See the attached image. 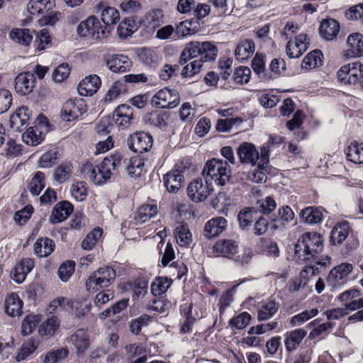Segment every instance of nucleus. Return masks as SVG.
Returning <instances> with one entry per match:
<instances>
[{
    "label": "nucleus",
    "instance_id": "1",
    "mask_svg": "<svg viewBox=\"0 0 363 363\" xmlns=\"http://www.w3.org/2000/svg\"><path fill=\"white\" fill-rule=\"evenodd\" d=\"M145 162L146 160L139 155L126 158L123 154L116 152L106 157L99 165L86 164L84 172L87 169L90 179L94 184L100 185L109 179L112 174L123 170L131 178L140 177L147 172Z\"/></svg>",
    "mask_w": 363,
    "mask_h": 363
},
{
    "label": "nucleus",
    "instance_id": "2",
    "mask_svg": "<svg viewBox=\"0 0 363 363\" xmlns=\"http://www.w3.org/2000/svg\"><path fill=\"white\" fill-rule=\"evenodd\" d=\"M323 237L317 232H306L294 245V258L298 262L310 261L320 255L323 249Z\"/></svg>",
    "mask_w": 363,
    "mask_h": 363
},
{
    "label": "nucleus",
    "instance_id": "3",
    "mask_svg": "<svg viewBox=\"0 0 363 363\" xmlns=\"http://www.w3.org/2000/svg\"><path fill=\"white\" fill-rule=\"evenodd\" d=\"M330 242L333 245H340L344 242L343 253L349 255L359 245L357 233L352 228L349 221L342 220L337 222L330 234Z\"/></svg>",
    "mask_w": 363,
    "mask_h": 363
},
{
    "label": "nucleus",
    "instance_id": "4",
    "mask_svg": "<svg viewBox=\"0 0 363 363\" xmlns=\"http://www.w3.org/2000/svg\"><path fill=\"white\" fill-rule=\"evenodd\" d=\"M202 174L205 179H211L218 186H224L231 177V169L227 161L211 158L203 169Z\"/></svg>",
    "mask_w": 363,
    "mask_h": 363
},
{
    "label": "nucleus",
    "instance_id": "5",
    "mask_svg": "<svg viewBox=\"0 0 363 363\" xmlns=\"http://www.w3.org/2000/svg\"><path fill=\"white\" fill-rule=\"evenodd\" d=\"M107 29V27L101 26L96 16H91L78 25L77 32L81 38H88L93 40L101 41L107 38L109 33Z\"/></svg>",
    "mask_w": 363,
    "mask_h": 363
},
{
    "label": "nucleus",
    "instance_id": "6",
    "mask_svg": "<svg viewBox=\"0 0 363 363\" xmlns=\"http://www.w3.org/2000/svg\"><path fill=\"white\" fill-rule=\"evenodd\" d=\"M362 72L363 64L354 62L342 66L337 72V78L342 84L360 87Z\"/></svg>",
    "mask_w": 363,
    "mask_h": 363
},
{
    "label": "nucleus",
    "instance_id": "7",
    "mask_svg": "<svg viewBox=\"0 0 363 363\" xmlns=\"http://www.w3.org/2000/svg\"><path fill=\"white\" fill-rule=\"evenodd\" d=\"M86 104L84 99H70L63 104L60 116L65 121H74L81 118L86 112Z\"/></svg>",
    "mask_w": 363,
    "mask_h": 363
},
{
    "label": "nucleus",
    "instance_id": "8",
    "mask_svg": "<svg viewBox=\"0 0 363 363\" xmlns=\"http://www.w3.org/2000/svg\"><path fill=\"white\" fill-rule=\"evenodd\" d=\"M213 189L211 183L208 180L197 178L189 184L186 192L191 201L198 203L206 200Z\"/></svg>",
    "mask_w": 363,
    "mask_h": 363
},
{
    "label": "nucleus",
    "instance_id": "9",
    "mask_svg": "<svg viewBox=\"0 0 363 363\" xmlns=\"http://www.w3.org/2000/svg\"><path fill=\"white\" fill-rule=\"evenodd\" d=\"M152 104L159 108H174L180 102L179 94L175 89L164 87L159 90L152 97Z\"/></svg>",
    "mask_w": 363,
    "mask_h": 363
},
{
    "label": "nucleus",
    "instance_id": "10",
    "mask_svg": "<svg viewBox=\"0 0 363 363\" xmlns=\"http://www.w3.org/2000/svg\"><path fill=\"white\" fill-rule=\"evenodd\" d=\"M153 144V138L149 133L144 131L135 132L129 135L127 140L128 147L137 153L149 151Z\"/></svg>",
    "mask_w": 363,
    "mask_h": 363
},
{
    "label": "nucleus",
    "instance_id": "11",
    "mask_svg": "<svg viewBox=\"0 0 363 363\" xmlns=\"http://www.w3.org/2000/svg\"><path fill=\"white\" fill-rule=\"evenodd\" d=\"M134 110L128 104H121L117 106L113 113L111 121L119 129H126L133 121Z\"/></svg>",
    "mask_w": 363,
    "mask_h": 363
},
{
    "label": "nucleus",
    "instance_id": "12",
    "mask_svg": "<svg viewBox=\"0 0 363 363\" xmlns=\"http://www.w3.org/2000/svg\"><path fill=\"white\" fill-rule=\"evenodd\" d=\"M352 269V264L341 263L330 270L327 281L333 287L341 286L349 280V274Z\"/></svg>",
    "mask_w": 363,
    "mask_h": 363
},
{
    "label": "nucleus",
    "instance_id": "13",
    "mask_svg": "<svg viewBox=\"0 0 363 363\" xmlns=\"http://www.w3.org/2000/svg\"><path fill=\"white\" fill-rule=\"evenodd\" d=\"M310 40L305 33H300L294 39H290L286 46V55L289 58H298L308 49Z\"/></svg>",
    "mask_w": 363,
    "mask_h": 363
},
{
    "label": "nucleus",
    "instance_id": "14",
    "mask_svg": "<svg viewBox=\"0 0 363 363\" xmlns=\"http://www.w3.org/2000/svg\"><path fill=\"white\" fill-rule=\"evenodd\" d=\"M32 111L28 107L21 106L13 112L9 119L10 127L15 131L21 132L29 125Z\"/></svg>",
    "mask_w": 363,
    "mask_h": 363
},
{
    "label": "nucleus",
    "instance_id": "15",
    "mask_svg": "<svg viewBox=\"0 0 363 363\" xmlns=\"http://www.w3.org/2000/svg\"><path fill=\"white\" fill-rule=\"evenodd\" d=\"M213 252L217 256L234 259L239 252L238 242L232 239H220L213 246Z\"/></svg>",
    "mask_w": 363,
    "mask_h": 363
},
{
    "label": "nucleus",
    "instance_id": "16",
    "mask_svg": "<svg viewBox=\"0 0 363 363\" xmlns=\"http://www.w3.org/2000/svg\"><path fill=\"white\" fill-rule=\"evenodd\" d=\"M35 83L34 74L29 72H21L15 79L14 89L18 94L26 96L33 91Z\"/></svg>",
    "mask_w": 363,
    "mask_h": 363
},
{
    "label": "nucleus",
    "instance_id": "17",
    "mask_svg": "<svg viewBox=\"0 0 363 363\" xmlns=\"http://www.w3.org/2000/svg\"><path fill=\"white\" fill-rule=\"evenodd\" d=\"M194 45H196V55L199 57L197 61H201V64L203 65L206 62H213L216 60L218 49L215 44L209 41L199 42L193 41Z\"/></svg>",
    "mask_w": 363,
    "mask_h": 363
},
{
    "label": "nucleus",
    "instance_id": "18",
    "mask_svg": "<svg viewBox=\"0 0 363 363\" xmlns=\"http://www.w3.org/2000/svg\"><path fill=\"white\" fill-rule=\"evenodd\" d=\"M105 61L108 68L115 73H124L129 71L132 66L131 60L122 54L108 55Z\"/></svg>",
    "mask_w": 363,
    "mask_h": 363
},
{
    "label": "nucleus",
    "instance_id": "19",
    "mask_svg": "<svg viewBox=\"0 0 363 363\" xmlns=\"http://www.w3.org/2000/svg\"><path fill=\"white\" fill-rule=\"evenodd\" d=\"M240 161L242 164H257L259 160V152L255 145L251 143L244 142L240 144L237 150Z\"/></svg>",
    "mask_w": 363,
    "mask_h": 363
},
{
    "label": "nucleus",
    "instance_id": "20",
    "mask_svg": "<svg viewBox=\"0 0 363 363\" xmlns=\"http://www.w3.org/2000/svg\"><path fill=\"white\" fill-rule=\"evenodd\" d=\"M227 220L221 216L213 218L208 220L203 229V235L208 239L219 236L227 228Z\"/></svg>",
    "mask_w": 363,
    "mask_h": 363
},
{
    "label": "nucleus",
    "instance_id": "21",
    "mask_svg": "<svg viewBox=\"0 0 363 363\" xmlns=\"http://www.w3.org/2000/svg\"><path fill=\"white\" fill-rule=\"evenodd\" d=\"M69 342L76 350L77 354L80 357L84 354L90 346V339L86 330H77L69 337Z\"/></svg>",
    "mask_w": 363,
    "mask_h": 363
},
{
    "label": "nucleus",
    "instance_id": "22",
    "mask_svg": "<svg viewBox=\"0 0 363 363\" xmlns=\"http://www.w3.org/2000/svg\"><path fill=\"white\" fill-rule=\"evenodd\" d=\"M74 211V206L68 201H62L57 203L50 216V222L57 224L65 220Z\"/></svg>",
    "mask_w": 363,
    "mask_h": 363
},
{
    "label": "nucleus",
    "instance_id": "23",
    "mask_svg": "<svg viewBox=\"0 0 363 363\" xmlns=\"http://www.w3.org/2000/svg\"><path fill=\"white\" fill-rule=\"evenodd\" d=\"M306 335L307 330L303 328H297L286 332L284 335L286 350L290 353L295 351L300 346Z\"/></svg>",
    "mask_w": 363,
    "mask_h": 363
},
{
    "label": "nucleus",
    "instance_id": "24",
    "mask_svg": "<svg viewBox=\"0 0 363 363\" xmlns=\"http://www.w3.org/2000/svg\"><path fill=\"white\" fill-rule=\"evenodd\" d=\"M309 262H312L313 264L302 270L300 276L304 277V274L306 275L313 276L321 273L330 267L331 257L328 255L321 257H320V255H317L315 258H311Z\"/></svg>",
    "mask_w": 363,
    "mask_h": 363
},
{
    "label": "nucleus",
    "instance_id": "25",
    "mask_svg": "<svg viewBox=\"0 0 363 363\" xmlns=\"http://www.w3.org/2000/svg\"><path fill=\"white\" fill-rule=\"evenodd\" d=\"M35 266L34 260L31 258H23L18 262L13 270V279L18 284L24 281L26 276Z\"/></svg>",
    "mask_w": 363,
    "mask_h": 363
},
{
    "label": "nucleus",
    "instance_id": "26",
    "mask_svg": "<svg viewBox=\"0 0 363 363\" xmlns=\"http://www.w3.org/2000/svg\"><path fill=\"white\" fill-rule=\"evenodd\" d=\"M23 302L20 296L14 292L9 294L5 299L6 313L11 317L19 316L23 313Z\"/></svg>",
    "mask_w": 363,
    "mask_h": 363
},
{
    "label": "nucleus",
    "instance_id": "27",
    "mask_svg": "<svg viewBox=\"0 0 363 363\" xmlns=\"http://www.w3.org/2000/svg\"><path fill=\"white\" fill-rule=\"evenodd\" d=\"M101 80L96 74L86 77L78 86L79 93L82 96H92L99 89Z\"/></svg>",
    "mask_w": 363,
    "mask_h": 363
},
{
    "label": "nucleus",
    "instance_id": "28",
    "mask_svg": "<svg viewBox=\"0 0 363 363\" xmlns=\"http://www.w3.org/2000/svg\"><path fill=\"white\" fill-rule=\"evenodd\" d=\"M169 113L167 111L155 110L145 116L146 123L153 127L164 130L168 126Z\"/></svg>",
    "mask_w": 363,
    "mask_h": 363
},
{
    "label": "nucleus",
    "instance_id": "29",
    "mask_svg": "<svg viewBox=\"0 0 363 363\" xmlns=\"http://www.w3.org/2000/svg\"><path fill=\"white\" fill-rule=\"evenodd\" d=\"M98 10H101V19L104 24V27H107V31L111 32V26L115 25L120 19L119 11L111 6H104V4L100 2L97 6Z\"/></svg>",
    "mask_w": 363,
    "mask_h": 363
},
{
    "label": "nucleus",
    "instance_id": "30",
    "mask_svg": "<svg viewBox=\"0 0 363 363\" xmlns=\"http://www.w3.org/2000/svg\"><path fill=\"white\" fill-rule=\"evenodd\" d=\"M255 49L254 40L252 39H241L235 50L237 60L244 62L250 59Z\"/></svg>",
    "mask_w": 363,
    "mask_h": 363
},
{
    "label": "nucleus",
    "instance_id": "31",
    "mask_svg": "<svg viewBox=\"0 0 363 363\" xmlns=\"http://www.w3.org/2000/svg\"><path fill=\"white\" fill-rule=\"evenodd\" d=\"M138 56L144 65L152 68L157 67L162 60V55L159 51L150 48H140L138 50Z\"/></svg>",
    "mask_w": 363,
    "mask_h": 363
},
{
    "label": "nucleus",
    "instance_id": "32",
    "mask_svg": "<svg viewBox=\"0 0 363 363\" xmlns=\"http://www.w3.org/2000/svg\"><path fill=\"white\" fill-rule=\"evenodd\" d=\"M179 310L182 317L184 318V321L179 328V333H191L196 322V318L192 315V303L182 304L180 306Z\"/></svg>",
    "mask_w": 363,
    "mask_h": 363
},
{
    "label": "nucleus",
    "instance_id": "33",
    "mask_svg": "<svg viewBox=\"0 0 363 363\" xmlns=\"http://www.w3.org/2000/svg\"><path fill=\"white\" fill-rule=\"evenodd\" d=\"M55 249V243L49 238H39L33 245V251L38 257H47L50 255Z\"/></svg>",
    "mask_w": 363,
    "mask_h": 363
},
{
    "label": "nucleus",
    "instance_id": "34",
    "mask_svg": "<svg viewBox=\"0 0 363 363\" xmlns=\"http://www.w3.org/2000/svg\"><path fill=\"white\" fill-rule=\"evenodd\" d=\"M324 208L321 206H307L300 212V217L308 224H317L322 222Z\"/></svg>",
    "mask_w": 363,
    "mask_h": 363
},
{
    "label": "nucleus",
    "instance_id": "35",
    "mask_svg": "<svg viewBox=\"0 0 363 363\" xmlns=\"http://www.w3.org/2000/svg\"><path fill=\"white\" fill-rule=\"evenodd\" d=\"M339 30L340 24L337 21L333 18L322 21L319 27L320 36L327 40H331L335 38Z\"/></svg>",
    "mask_w": 363,
    "mask_h": 363
},
{
    "label": "nucleus",
    "instance_id": "36",
    "mask_svg": "<svg viewBox=\"0 0 363 363\" xmlns=\"http://www.w3.org/2000/svg\"><path fill=\"white\" fill-rule=\"evenodd\" d=\"M259 212L255 207H244L238 214L240 228L242 230H248L252 223L257 219Z\"/></svg>",
    "mask_w": 363,
    "mask_h": 363
},
{
    "label": "nucleus",
    "instance_id": "37",
    "mask_svg": "<svg viewBox=\"0 0 363 363\" xmlns=\"http://www.w3.org/2000/svg\"><path fill=\"white\" fill-rule=\"evenodd\" d=\"M277 207V203L274 198L267 196L265 199L259 200L257 203L256 210L259 213V215L267 216L272 221L277 220V216L273 213V211Z\"/></svg>",
    "mask_w": 363,
    "mask_h": 363
},
{
    "label": "nucleus",
    "instance_id": "38",
    "mask_svg": "<svg viewBox=\"0 0 363 363\" xmlns=\"http://www.w3.org/2000/svg\"><path fill=\"white\" fill-rule=\"evenodd\" d=\"M163 182L168 192L177 193L184 183V176L169 171L164 175Z\"/></svg>",
    "mask_w": 363,
    "mask_h": 363
},
{
    "label": "nucleus",
    "instance_id": "39",
    "mask_svg": "<svg viewBox=\"0 0 363 363\" xmlns=\"http://www.w3.org/2000/svg\"><path fill=\"white\" fill-rule=\"evenodd\" d=\"M279 303L274 299H267L263 301L257 311V319L259 321L267 320L274 315L278 311Z\"/></svg>",
    "mask_w": 363,
    "mask_h": 363
},
{
    "label": "nucleus",
    "instance_id": "40",
    "mask_svg": "<svg viewBox=\"0 0 363 363\" xmlns=\"http://www.w3.org/2000/svg\"><path fill=\"white\" fill-rule=\"evenodd\" d=\"M55 6V0H30L28 11L31 15H39L48 12Z\"/></svg>",
    "mask_w": 363,
    "mask_h": 363
},
{
    "label": "nucleus",
    "instance_id": "41",
    "mask_svg": "<svg viewBox=\"0 0 363 363\" xmlns=\"http://www.w3.org/2000/svg\"><path fill=\"white\" fill-rule=\"evenodd\" d=\"M60 157V150L58 147L50 148L40 157L38 167L39 168H50L57 164Z\"/></svg>",
    "mask_w": 363,
    "mask_h": 363
},
{
    "label": "nucleus",
    "instance_id": "42",
    "mask_svg": "<svg viewBox=\"0 0 363 363\" xmlns=\"http://www.w3.org/2000/svg\"><path fill=\"white\" fill-rule=\"evenodd\" d=\"M286 69V62L282 58H274L267 69L266 83L279 78Z\"/></svg>",
    "mask_w": 363,
    "mask_h": 363
},
{
    "label": "nucleus",
    "instance_id": "43",
    "mask_svg": "<svg viewBox=\"0 0 363 363\" xmlns=\"http://www.w3.org/2000/svg\"><path fill=\"white\" fill-rule=\"evenodd\" d=\"M347 43L350 47L349 51L353 57L363 56V35L354 33L347 37Z\"/></svg>",
    "mask_w": 363,
    "mask_h": 363
},
{
    "label": "nucleus",
    "instance_id": "44",
    "mask_svg": "<svg viewBox=\"0 0 363 363\" xmlns=\"http://www.w3.org/2000/svg\"><path fill=\"white\" fill-rule=\"evenodd\" d=\"M101 287H107L111 284L116 277V273L114 269L111 267L105 266L100 267L97 272L94 273Z\"/></svg>",
    "mask_w": 363,
    "mask_h": 363
},
{
    "label": "nucleus",
    "instance_id": "45",
    "mask_svg": "<svg viewBox=\"0 0 363 363\" xmlns=\"http://www.w3.org/2000/svg\"><path fill=\"white\" fill-rule=\"evenodd\" d=\"M163 18V11L160 9H153L146 13L143 21L147 28L155 29L160 27Z\"/></svg>",
    "mask_w": 363,
    "mask_h": 363
},
{
    "label": "nucleus",
    "instance_id": "46",
    "mask_svg": "<svg viewBox=\"0 0 363 363\" xmlns=\"http://www.w3.org/2000/svg\"><path fill=\"white\" fill-rule=\"evenodd\" d=\"M323 55L320 50L316 49L308 53L302 60L301 67L305 69H311L322 65Z\"/></svg>",
    "mask_w": 363,
    "mask_h": 363
},
{
    "label": "nucleus",
    "instance_id": "47",
    "mask_svg": "<svg viewBox=\"0 0 363 363\" xmlns=\"http://www.w3.org/2000/svg\"><path fill=\"white\" fill-rule=\"evenodd\" d=\"M257 248L262 254L269 257H277L279 255L278 245L271 238H261L257 243Z\"/></svg>",
    "mask_w": 363,
    "mask_h": 363
},
{
    "label": "nucleus",
    "instance_id": "48",
    "mask_svg": "<svg viewBox=\"0 0 363 363\" xmlns=\"http://www.w3.org/2000/svg\"><path fill=\"white\" fill-rule=\"evenodd\" d=\"M265 56L259 52H257L253 57L251 67L254 72L257 74L259 81L266 83L267 68L264 60Z\"/></svg>",
    "mask_w": 363,
    "mask_h": 363
},
{
    "label": "nucleus",
    "instance_id": "49",
    "mask_svg": "<svg viewBox=\"0 0 363 363\" xmlns=\"http://www.w3.org/2000/svg\"><path fill=\"white\" fill-rule=\"evenodd\" d=\"M9 35L14 42L25 46L29 45L33 38V33L28 28H13Z\"/></svg>",
    "mask_w": 363,
    "mask_h": 363
},
{
    "label": "nucleus",
    "instance_id": "50",
    "mask_svg": "<svg viewBox=\"0 0 363 363\" xmlns=\"http://www.w3.org/2000/svg\"><path fill=\"white\" fill-rule=\"evenodd\" d=\"M347 159L355 164L363 163V143L352 141L346 150Z\"/></svg>",
    "mask_w": 363,
    "mask_h": 363
},
{
    "label": "nucleus",
    "instance_id": "51",
    "mask_svg": "<svg viewBox=\"0 0 363 363\" xmlns=\"http://www.w3.org/2000/svg\"><path fill=\"white\" fill-rule=\"evenodd\" d=\"M171 284L172 280L167 277H157L151 283V294L154 297L161 296L166 293Z\"/></svg>",
    "mask_w": 363,
    "mask_h": 363
},
{
    "label": "nucleus",
    "instance_id": "52",
    "mask_svg": "<svg viewBox=\"0 0 363 363\" xmlns=\"http://www.w3.org/2000/svg\"><path fill=\"white\" fill-rule=\"evenodd\" d=\"M157 213L156 204H143L140 206L135 215L137 223H143L153 218Z\"/></svg>",
    "mask_w": 363,
    "mask_h": 363
},
{
    "label": "nucleus",
    "instance_id": "53",
    "mask_svg": "<svg viewBox=\"0 0 363 363\" xmlns=\"http://www.w3.org/2000/svg\"><path fill=\"white\" fill-rule=\"evenodd\" d=\"M45 177L42 172H36L28 184V189L33 196H38L45 186Z\"/></svg>",
    "mask_w": 363,
    "mask_h": 363
},
{
    "label": "nucleus",
    "instance_id": "54",
    "mask_svg": "<svg viewBox=\"0 0 363 363\" xmlns=\"http://www.w3.org/2000/svg\"><path fill=\"white\" fill-rule=\"evenodd\" d=\"M138 29L136 21L131 18H125L118 25L117 33L121 38L130 36Z\"/></svg>",
    "mask_w": 363,
    "mask_h": 363
},
{
    "label": "nucleus",
    "instance_id": "55",
    "mask_svg": "<svg viewBox=\"0 0 363 363\" xmlns=\"http://www.w3.org/2000/svg\"><path fill=\"white\" fill-rule=\"evenodd\" d=\"M22 135V139L28 145L35 146L39 145L42 140V132L37 128L29 127Z\"/></svg>",
    "mask_w": 363,
    "mask_h": 363
},
{
    "label": "nucleus",
    "instance_id": "56",
    "mask_svg": "<svg viewBox=\"0 0 363 363\" xmlns=\"http://www.w3.org/2000/svg\"><path fill=\"white\" fill-rule=\"evenodd\" d=\"M39 342L35 339H29L23 342L16 357L17 362H21L30 356L38 347Z\"/></svg>",
    "mask_w": 363,
    "mask_h": 363
},
{
    "label": "nucleus",
    "instance_id": "57",
    "mask_svg": "<svg viewBox=\"0 0 363 363\" xmlns=\"http://www.w3.org/2000/svg\"><path fill=\"white\" fill-rule=\"evenodd\" d=\"M72 164L65 162L58 165L54 171L53 177L55 181L62 184L69 179L72 174Z\"/></svg>",
    "mask_w": 363,
    "mask_h": 363
},
{
    "label": "nucleus",
    "instance_id": "58",
    "mask_svg": "<svg viewBox=\"0 0 363 363\" xmlns=\"http://www.w3.org/2000/svg\"><path fill=\"white\" fill-rule=\"evenodd\" d=\"M148 281L145 278H138L130 284L133 290V299L143 298L147 294Z\"/></svg>",
    "mask_w": 363,
    "mask_h": 363
},
{
    "label": "nucleus",
    "instance_id": "59",
    "mask_svg": "<svg viewBox=\"0 0 363 363\" xmlns=\"http://www.w3.org/2000/svg\"><path fill=\"white\" fill-rule=\"evenodd\" d=\"M52 38L48 29H42L35 36L33 45L36 50L42 51L52 45Z\"/></svg>",
    "mask_w": 363,
    "mask_h": 363
},
{
    "label": "nucleus",
    "instance_id": "60",
    "mask_svg": "<svg viewBox=\"0 0 363 363\" xmlns=\"http://www.w3.org/2000/svg\"><path fill=\"white\" fill-rule=\"evenodd\" d=\"M268 167L269 165L258 163L255 169L248 173L249 179L255 183L265 182L267 179Z\"/></svg>",
    "mask_w": 363,
    "mask_h": 363
},
{
    "label": "nucleus",
    "instance_id": "61",
    "mask_svg": "<svg viewBox=\"0 0 363 363\" xmlns=\"http://www.w3.org/2000/svg\"><path fill=\"white\" fill-rule=\"evenodd\" d=\"M103 230L99 227L94 228L89 232L82 242V247L84 250H91L97 241L101 237Z\"/></svg>",
    "mask_w": 363,
    "mask_h": 363
},
{
    "label": "nucleus",
    "instance_id": "62",
    "mask_svg": "<svg viewBox=\"0 0 363 363\" xmlns=\"http://www.w3.org/2000/svg\"><path fill=\"white\" fill-rule=\"evenodd\" d=\"M151 302L152 304L148 306L147 309L159 313L168 312L172 306L171 302L163 296L155 297Z\"/></svg>",
    "mask_w": 363,
    "mask_h": 363
},
{
    "label": "nucleus",
    "instance_id": "63",
    "mask_svg": "<svg viewBox=\"0 0 363 363\" xmlns=\"http://www.w3.org/2000/svg\"><path fill=\"white\" fill-rule=\"evenodd\" d=\"M318 314L317 308L305 310L300 313L294 315L290 320V324L292 326L301 325L309 319L316 316Z\"/></svg>",
    "mask_w": 363,
    "mask_h": 363
},
{
    "label": "nucleus",
    "instance_id": "64",
    "mask_svg": "<svg viewBox=\"0 0 363 363\" xmlns=\"http://www.w3.org/2000/svg\"><path fill=\"white\" fill-rule=\"evenodd\" d=\"M251 69L247 67H237L233 74V80L237 84H247L250 79Z\"/></svg>",
    "mask_w": 363,
    "mask_h": 363
}]
</instances>
